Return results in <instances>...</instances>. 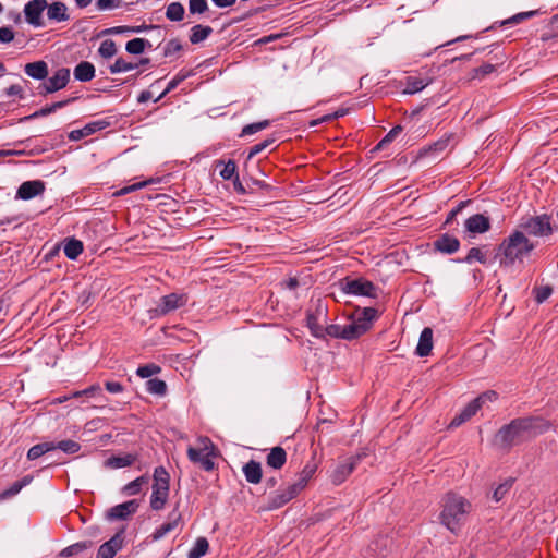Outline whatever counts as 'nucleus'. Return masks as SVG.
I'll return each instance as SVG.
<instances>
[{
    "label": "nucleus",
    "mask_w": 558,
    "mask_h": 558,
    "mask_svg": "<svg viewBox=\"0 0 558 558\" xmlns=\"http://www.w3.org/2000/svg\"><path fill=\"white\" fill-rule=\"evenodd\" d=\"M548 427V423L541 417L514 418L497 432L495 444L502 449L509 450L513 446L545 433Z\"/></svg>",
    "instance_id": "f257e3e1"
},
{
    "label": "nucleus",
    "mask_w": 558,
    "mask_h": 558,
    "mask_svg": "<svg viewBox=\"0 0 558 558\" xmlns=\"http://www.w3.org/2000/svg\"><path fill=\"white\" fill-rule=\"evenodd\" d=\"M377 318L378 311L374 307L356 310L352 315L351 323L345 325L331 324L325 327V336L351 341L366 333Z\"/></svg>",
    "instance_id": "f03ea898"
},
{
    "label": "nucleus",
    "mask_w": 558,
    "mask_h": 558,
    "mask_svg": "<svg viewBox=\"0 0 558 558\" xmlns=\"http://www.w3.org/2000/svg\"><path fill=\"white\" fill-rule=\"evenodd\" d=\"M472 511V504L456 493H447L441 500L439 520L450 532L458 534Z\"/></svg>",
    "instance_id": "7ed1b4c3"
},
{
    "label": "nucleus",
    "mask_w": 558,
    "mask_h": 558,
    "mask_svg": "<svg viewBox=\"0 0 558 558\" xmlns=\"http://www.w3.org/2000/svg\"><path fill=\"white\" fill-rule=\"evenodd\" d=\"M535 248V244L529 240L523 231L517 230L506 238L498 246V252L504 256L500 266H512Z\"/></svg>",
    "instance_id": "20e7f679"
},
{
    "label": "nucleus",
    "mask_w": 558,
    "mask_h": 558,
    "mask_svg": "<svg viewBox=\"0 0 558 558\" xmlns=\"http://www.w3.org/2000/svg\"><path fill=\"white\" fill-rule=\"evenodd\" d=\"M153 480L150 507L153 510L159 511L163 509L169 497L170 475L163 466H157Z\"/></svg>",
    "instance_id": "39448f33"
},
{
    "label": "nucleus",
    "mask_w": 558,
    "mask_h": 558,
    "mask_svg": "<svg viewBox=\"0 0 558 558\" xmlns=\"http://www.w3.org/2000/svg\"><path fill=\"white\" fill-rule=\"evenodd\" d=\"M199 442L201 446L198 448H187V458L191 462L198 463L205 471H213L215 469L213 460L215 447L207 437L199 438Z\"/></svg>",
    "instance_id": "423d86ee"
},
{
    "label": "nucleus",
    "mask_w": 558,
    "mask_h": 558,
    "mask_svg": "<svg viewBox=\"0 0 558 558\" xmlns=\"http://www.w3.org/2000/svg\"><path fill=\"white\" fill-rule=\"evenodd\" d=\"M522 231L534 236H547L551 234L553 228L550 218L547 215H539L523 219L520 223Z\"/></svg>",
    "instance_id": "0eeeda50"
},
{
    "label": "nucleus",
    "mask_w": 558,
    "mask_h": 558,
    "mask_svg": "<svg viewBox=\"0 0 558 558\" xmlns=\"http://www.w3.org/2000/svg\"><path fill=\"white\" fill-rule=\"evenodd\" d=\"M341 290L347 294L376 298V287L368 280L345 278L340 282Z\"/></svg>",
    "instance_id": "6e6552de"
},
{
    "label": "nucleus",
    "mask_w": 558,
    "mask_h": 558,
    "mask_svg": "<svg viewBox=\"0 0 558 558\" xmlns=\"http://www.w3.org/2000/svg\"><path fill=\"white\" fill-rule=\"evenodd\" d=\"M70 80V70L59 69L47 82L39 86V94L47 95L64 88Z\"/></svg>",
    "instance_id": "1a4fd4ad"
},
{
    "label": "nucleus",
    "mask_w": 558,
    "mask_h": 558,
    "mask_svg": "<svg viewBox=\"0 0 558 558\" xmlns=\"http://www.w3.org/2000/svg\"><path fill=\"white\" fill-rule=\"evenodd\" d=\"M48 7L47 0H31L24 7L25 20L35 27L44 26L43 12Z\"/></svg>",
    "instance_id": "9d476101"
},
{
    "label": "nucleus",
    "mask_w": 558,
    "mask_h": 558,
    "mask_svg": "<svg viewBox=\"0 0 558 558\" xmlns=\"http://www.w3.org/2000/svg\"><path fill=\"white\" fill-rule=\"evenodd\" d=\"M186 302L187 296L185 294L170 293L160 299L154 312L158 316H163L179 307L184 306Z\"/></svg>",
    "instance_id": "9b49d317"
},
{
    "label": "nucleus",
    "mask_w": 558,
    "mask_h": 558,
    "mask_svg": "<svg viewBox=\"0 0 558 558\" xmlns=\"http://www.w3.org/2000/svg\"><path fill=\"white\" fill-rule=\"evenodd\" d=\"M361 461V456H353L347 458L343 462H340L331 472L330 478L335 485H340L347 477L355 470L356 465Z\"/></svg>",
    "instance_id": "f8f14e48"
},
{
    "label": "nucleus",
    "mask_w": 558,
    "mask_h": 558,
    "mask_svg": "<svg viewBox=\"0 0 558 558\" xmlns=\"http://www.w3.org/2000/svg\"><path fill=\"white\" fill-rule=\"evenodd\" d=\"M123 530H121L116 533L108 542L104 543L99 547L96 558H113L123 546Z\"/></svg>",
    "instance_id": "ddd939ff"
},
{
    "label": "nucleus",
    "mask_w": 558,
    "mask_h": 558,
    "mask_svg": "<svg viewBox=\"0 0 558 558\" xmlns=\"http://www.w3.org/2000/svg\"><path fill=\"white\" fill-rule=\"evenodd\" d=\"M138 502L136 500H129L112 507L107 517L110 520H126L137 511Z\"/></svg>",
    "instance_id": "4468645a"
},
{
    "label": "nucleus",
    "mask_w": 558,
    "mask_h": 558,
    "mask_svg": "<svg viewBox=\"0 0 558 558\" xmlns=\"http://www.w3.org/2000/svg\"><path fill=\"white\" fill-rule=\"evenodd\" d=\"M45 191V183L40 180L23 182L16 192V198L31 199L35 196L43 194Z\"/></svg>",
    "instance_id": "2eb2a0df"
},
{
    "label": "nucleus",
    "mask_w": 558,
    "mask_h": 558,
    "mask_svg": "<svg viewBox=\"0 0 558 558\" xmlns=\"http://www.w3.org/2000/svg\"><path fill=\"white\" fill-rule=\"evenodd\" d=\"M109 122L106 120H98L87 123L84 128L78 130H73L69 133V138L71 141H80L86 136H89L98 131H101L109 126Z\"/></svg>",
    "instance_id": "dca6fc26"
},
{
    "label": "nucleus",
    "mask_w": 558,
    "mask_h": 558,
    "mask_svg": "<svg viewBox=\"0 0 558 558\" xmlns=\"http://www.w3.org/2000/svg\"><path fill=\"white\" fill-rule=\"evenodd\" d=\"M294 497H296L295 490L288 485L286 488L280 489L269 496L267 510L279 509Z\"/></svg>",
    "instance_id": "f3484780"
},
{
    "label": "nucleus",
    "mask_w": 558,
    "mask_h": 558,
    "mask_svg": "<svg viewBox=\"0 0 558 558\" xmlns=\"http://www.w3.org/2000/svg\"><path fill=\"white\" fill-rule=\"evenodd\" d=\"M464 226L466 231L471 233H484L490 229V221L488 217L482 214H476L469 217L465 220Z\"/></svg>",
    "instance_id": "a211bd4d"
},
{
    "label": "nucleus",
    "mask_w": 558,
    "mask_h": 558,
    "mask_svg": "<svg viewBox=\"0 0 558 558\" xmlns=\"http://www.w3.org/2000/svg\"><path fill=\"white\" fill-rule=\"evenodd\" d=\"M435 250L444 253V254H453L456 253L460 247V241L448 233L441 234L435 242H434Z\"/></svg>",
    "instance_id": "6ab92c4d"
},
{
    "label": "nucleus",
    "mask_w": 558,
    "mask_h": 558,
    "mask_svg": "<svg viewBox=\"0 0 558 558\" xmlns=\"http://www.w3.org/2000/svg\"><path fill=\"white\" fill-rule=\"evenodd\" d=\"M482 408L481 403H480V399H474L472 400L471 402H469L464 409L459 413L457 414L451 423H450V426L451 427H458L460 426L461 424H463L464 422L469 421L473 415H475V413Z\"/></svg>",
    "instance_id": "aec40b11"
},
{
    "label": "nucleus",
    "mask_w": 558,
    "mask_h": 558,
    "mask_svg": "<svg viewBox=\"0 0 558 558\" xmlns=\"http://www.w3.org/2000/svg\"><path fill=\"white\" fill-rule=\"evenodd\" d=\"M286 462L287 452L280 446L271 448L266 457L267 465L274 470H280L286 464Z\"/></svg>",
    "instance_id": "412c9836"
},
{
    "label": "nucleus",
    "mask_w": 558,
    "mask_h": 558,
    "mask_svg": "<svg viewBox=\"0 0 558 558\" xmlns=\"http://www.w3.org/2000/svg\"><path fill=\"white\" fill-rule=\"evenodd\" d=\"M433 349V330L426 327L422 330L415 353L418 356H427Z\"/></svg>",
    "instance_id": "4be33fe9"
},
{
    "label": "nucleus",
    "mask_w": 558,
    "mask_h": 558,
    "mask_svg": "<svg viewBox=\"0 0 558 558\" xmlns=\"http://www.w3.org/2000/svg\"><path fill=\"white\" fill-rule=\"evenodd\" d=\"M181 521V514L177 512L170 513V521L161 524L156 531L153 533V541H159L165 537L168 533L174 531Z\"/></svg>",
    "instance_id": "5701e85b"
},
{
    "label": "nucleus",
    "mask_w": 558,
    "mask_h": 558,
    "mask_svg": "<svg viewBox=\"0 0 558 558\" xmlns=\"http://www.w3.org/2000/svg\"><path fill=\"white\" fill-rule=\"evenodd\" d=\"M245 480L251 484H258L262 481L263 471L259 462L255 460L248 461L243 466Z\"/></svg>",
    "instance_id": "b1692460"
},
{
    "label": "nucleus",
    "mask_w": 558,
    "mask_h": 558,
    "mask_svg": "<svg viewBox=\"0 0 558 558\" xmlns=\"http://www.w3.org/2000/svg\"><path fill=\"white\" fill-rule=\"evenodd\" d=\"M136 460L137 456L133 453L112 456L105 461V466L109 469H122L132 465Z\"/></svg>",
    "instance_id": "393cba45"
},
{
    "label": "nucleus",
    "mask_w": 558,
    "mask_h": 558,
    "mask_svg": "<svg viewBox=\"0 0 558 558\" xmlns=\"http://www.w3.org/2000/svg\"><path fill=\"white\" fill-rule=\"evenodd\" d=\"M47 16L51 21L64 22L69 20L68 8L63 2H53L47 8Z\"/></svg>",
    "instance_id": "a878e982"
},
{
    "label": "nucleus",
    "mask_w": 558,
    "mask_h": 558,
    "mask_svg": "<svg viewBox=\"0 0 558 558\" xmlns=\"http://www.w3.org/2000/svg\"><path fill=\"white\" fill-rule=\"evenodd\" d=\"M73 74L80 82H89L95 76V66L88 61H82L74 68Z\"/></svg>",
    "instance_id": "bb28decb"
},
{
    "label": "nucleus",
    "mask_w": 558,
    "mask_h": 558,
    "mask_svg": "<svg viewBox=\"0 0 558 558\" xmlns=\"http://www.w3.org/2000/svg\"><path fill=\"white\" fill-rule=\"evenodd\" d=\"M76 98H68V99H64V100H61V101L53 102V104H51L49 106H45L41 109L35 111L34 113L25 117L24 120H34V119H37V118H40V117H46V116H48L50 113L56 112L58 109H61V108L65 107L68 104H70L71 101H73Z\"/></svg>",
    "instance_id": "cd10ccee"
},
{
    "label": "nucleus",
    "mask_w": 558,
    "mask_h": 558,
    "mask_svg": "<svg viewBox=\"0 0 558 558\" xmlns=\"http://www.w3.org/2000/svg\"><path fill=\"white\" fill-rule=\"evenodd\" d=\"M25 73L36 80H44L48 75V65L45 61H36L25 65Z\"/></svg>",
    "instance_id": "c85d7f7f"
},
{
    "label": "nucleus",
    "mask_w": 558,
    "mask_h": 558,
    "mask_svg": "<svg viewBox=\"0 0 558 558\" xmlns=\"http://www.w3.org/2000/svg\"><path fill=\"white\" fill-rule=\"evenodd\" d=\"M149 483V476L148 475H142L134 481L128 483L123 486L122 493L125 496H134L141 493L142 488L144 486H147Z\"/></svg>",
    "instance_id": "c756f323"
},
{
    "label": "nucleus",
    "mask_w": 558,
    "mask_h": 558,
    "mask_svg": "<svg viewBox=\"0 0 558 558\" xmlns=\"http://www.w3.org/2000/svg\"><path fill=\"white\" fill-rule=\"evenodd\" d=\"M213 33V28L207 25L197 24L191 28L190 41L193 45L199 44L207 39Z\"/></svg>",
    "instance_id": "7c9ffc66"
},
{
    "label": "nucleus",
    "mask_w": 558,
    "mask_h": 558,
    "mask_svg": "<svg viewBox=\"0 0 558 558\" xmlns=\"http://www.w3.org/2000/svg\"><path fill=\"white\" fill-rule=\"evenodd\" d=\"M54 450V441H45L37 444L29 448L27 451L28 460H36L39 457L44 456L47 452Z\"/></svg>",
    "instance_id": "2f4dec72"
},
{
    "label": "nucleus",
    "mask_w": 558,
    "mask_h": 558,
    "mask_svg": "<svg viewBox=\"0 0 558 558\" xmlns=\"http://www.w3.org/2000/svg\"><path fill=\"white\" fill-rule=\"evenodd\" d=\"M63 252L69 259H76L83 252V243L76 239H70L64 243Z\"/></svg>",
    "instance_id": "473e14b6"
},
{
    "label": "nucleus",
    "mask_w": 558,
    "mask_h": 558,
    "mask_svg": "<svg viewBox=\"0 0 558 558\" xmlns=\"http://www.w3.org/2000/svg\"><path fill=\"white\" fill-rule=\"evenodd\" d=\"M146 48H151V43L144 38H134L126 43L125 50L131 54H140Z\"/></svg>",
    "instance_id": "72a5a7b5"
},
{
    "label": "nucleus",
    "mask_w": 558,
    "mask_h": 558,
    "mask_svg": "<svg viewBox=\"0 0 558 558\" xmlns=\"http://www.w3.org/2000/svg\"><path fill=\"white\" fill-rule=\"evenodd\" d=\"M184 7L181 2H171L166 10V17L172 22H180L184 17Z\"/></svg>",
    "instance_id": "f704fd0d"
},
{
    "label": "nucleus",
    "mask_w": 558,
    "mask_h": 558,
    "mask_svg": "<svg viewBox=\"0 0 558 558\" xmlns=\"http://www.w3.org/2000/svg\"><path fill=\"white\" fill-rule=\"evenodd\" d=\"M218 167H222L219 174L223 180H230L233 177H236V163L234 160L230 159L227 162L218 160L216 161V168Z\"/></svg>",
    "instance_id": "c9c22d12"
},
{
    "label": "nucleus",
    "mask_w": 558,
    "mask_h": 558,
    "mask_svg": "<svg viewBox=\"0 0 558 558\" xmlns=\"http://www.w3.org/2000/svg\"><path fill=\"white\" fill-rule=\"evenodd\" d=\"M306 325L308 329L311 330V333L316 338H324L325 337V327L319 324L318 316L315 314H307L306 316Z\"/></svg>",
    "instance_id": "e433bc0d"
},
{
    "label": "nucleus",
    "mask_w": 558,
    "mask_h": 558,
    "mask_svg": "<svg viewBox=\"0 0 558 558\" xmlns=\"http://www.w3.org/2000/svg\"><path fill=\"white\" fill-rule=\"evenodd\" d=\"M428 85V82H426L423 78L415 77V76H409L405 81V94H415L424 89Z\"/></svg>",
    "instance_id": "4c0bfd02"
},
{
    "label": "nucleus",
    "mask_w": 558,
    "mask_h": 558,
    "mask_svg": "<svg viewBox=\"0 0 558 558\" xmlns=\"http://www.w3.org/2000/svg\"><path fill=\"white\" fill-rule=\"evenodd\" d=\"M92 546H93V542H90V541L77 542L75 544H72V545L65 547L60 553V555L62 557L74 556V555H77V554L90 548Z\"/></svg>",
    "instance_id": "58836bf2"
},
{
    "label": "nucleus",
    "mask_w": 558,
    "mask_h": 558,
    "mask_svg": "<svg viewBox=\"0 0 558 558\" xmlns=\"http://www.w3.org/2000/svg\"><path fill=\"white\" fill-rule=\"evenodd\" d=\"M146 386H147V388H146L147 391L153 395L162 397L167 392V384L163 380L158 379V378L148 379L146 383Z\"/></svg>",
    "instance_id": "ea45409f"
},
{
    "label": "nucleus",
    "mask_w": 558,
    "mask_h": 558,
    "mask_svg": "<svg viewBox=\"0 0 558 558\" xmlns=\"http://www.w3.org/2000/svg\"><path fill=\"white\" fill-rule=\"evenodd\" d=\"M209 544L205 537H198L194 547L189 553V558H201L208 550Z\"/></svg>",
    "instance_id": "a19ab883"
},
{
    "label": "nucleus",
    "mask_w": 558,
    "mask_h": 558,
    "mask_svg": "<svg viewBox=\"0 0 558 558\" xmlns=\"http://www.w3.org/2000/svg\"><path fill=\"white\" fill-rule=\"evenodd\" d=\"M59 449L68 454H73L80 451L81 445L72 439H65L54 442V450Z\"/></svg>",
    "instance_id": "79ce46f5"
},
{
    "label": "nucleus",
    "mask_w": 558,
    "mask_h": 558,
    "mask_svg": "<svg viewBox=\"0 0 558 558\" xmlns=\"http://www.w3.org/2000/svg\"><path fill=\"white\" fill-rule=\"evenodd\" d=\"M538 14V11L537 10H532V11H526V12H520V13H517L514 14L513 16L502 21L500 23L501 26H506V25H514V24H519L527 19H531L535 15Z\"/></svg>",
    "instance_id": "37998d69"
},
{
    "label": "nucleus",
    "mask_w": 558,
    "mask_h": 558,
    "mask_svg": "<svg viewBox=\"0 0 558 558\" xmlns=\"http://www.w3.org/2000/svg\"><path fill=\"white\" fill-rule=\"evenodd\" d=\"M474 260H477L481 264H486L487 263V254L478 247H472L469 251L468 255L461 262H464L466 264H472Z\"/></svg>",
    "instance_id": "c03bdc74"
},
{
    "label": "nucleus",
    "mask_w": 558,
    "mask_h": 558,
    "mask_svg": "<svg viewBox=\"0 0 558 558\" xmlns=\"http://www.w3.org/2000/svg\"><path fill=\"white\" fill-rule=\"evenodd\" d=\"M138 68V64L128 62L122 58H118L113 64L110 65L109 70L111 74L128 72Z\"/></svg>",
    "instance_id": "a18cd8bd"
},
{
    "label": "nucleus",
    "mask_w": 558,
    "mask_h": 558,
    "mask_svg": "<svg viewBox=\"0 0 558 558\" xmlns=\"http://www.w3.org/2000/svg\"><path fill=\"white\" fill-rule=\"evenodd\" d=\"M29 482H31V477H28V476L23 477L21 481L14 482L8 489H5L2 493L1 497L8 498V497H12V496L19 494L21 492V489L24 486H26Z\"/></svg>",
    "instance_id": "49530a36"
},
{
    "label": "nucleus",
    "mask_w": 558,
    "mask_h": 558,
    "mask_svg": "<svg viewBox=\"0 0 558 558\" xmlns=\"http://www.w3.org/2000/svg\"><path fill=\"white\" fill-rule=\"evenodd\" d=\"M269 124H270L269 120H263L259 122L247 124L242 129L240 136H247V135L255 134V133L268 128Z\"/></svg>",
    "instance_id": "de8ad7c7"
},
{
    "label": "nucleus",
    "mask_w": 558,
    "mask_h": 558,
    "mask_svg": "<svg viewBox=\"0 0 558 558\" xmlns=\"http://www.w3.org/2000/svg\"><path fill=\"white\" fill-rule=\"evenodd\" d=\"M98 52L105 59L112 58L117 53L116 43L113 40H111V39L104 40L100 44Z\"/></svg>",
    "instance_id": "09e8293b"
},
{
    "label": "nucleus",
    "mask_w": 558,
    "mask_h": 558,
    "mask_svg": "<svg viewBox=\"0 0 558 558\" xmlns=\"http://www.w3.org/2000/svg\"><path fill=\"white\" fill-rule=\"evenodd\" d=\"M189 76V73H178L169 83L167 88L155 99V101H159L162 97H165L168 93L173 90L181 82H183Z\"/></svg>",
    "instance_id": "8fccbe9b"
},
{
    "label": "nucleus",
    "mask_w": 558,
    "mask_h": 558,
    "mask_svg": "<svg viewBox=\"0 0 558 558\" xmlns=\"http://www.w3.org/2000/svg\"><path fill=\"white\" fill-rule=\"evenodd\" d=\"M494 71H495V65L485 63L478 68L473 69L470 73V78L471 80L483 78L486 75L493 73Z\"/></svg>",
    "instance_id": "3c124183"
},
{
    "label": "nucleus",
    "mask_w": 558,
    "mask_h": 558,
    "mask_svg": "<svg viewBox=\"0 0 558 558\" xmlns=\"http://www.w3.org/2000/svg\"><path fill=\"white\" fill-rule=\"evenodd\" d=\"M450 136L442 137L435 142L432 145H428L427 147H424L423 153L429 154V153H440L444 151L448 145H449Z\"/></svg>",
    "instance_id": "603ef678"
},
{
    "label": "nucleus",
    "mask_w": 558,
    "mask_h": 558,
    "mask_svg": "<svg viewBox=\"0 0 558 558\" xmlns=\"http://www.w3.org/2000/svg\"><path fill=\"white\" fill-rule=\"evenodd\" d=\"M161 371L160 366L150 363L143 366H140L136 371L137 376L142 378H149L153 375L158 374Z\"/></svg>",
    "instance_id": "864d4df0"
},
{
    "label": "nucleus",
    "mask_w": 558,
    "mask_h": 558,
    "mask_svg": "<svg viewBox=\"0 0 558 558\" xmlns=\"http://www.w3.org/2000/svg\"><path fill=\"white\" fill-rule=\"evenodd\" d=\"M208 10L207 0H190L189 11L191 14H202Z\"/></svg>",
    "instance_id": "5fc2aeb1"
},
{
    "label": "nucleus",
    "mask_w": 558,
    "mask_h": 558,
    "mask_svg": "<svg viewBox=\"0 0 558 558\" xmlns=\"http://www.w3.org/2000/svg\"><path fill=\"white\" fill-rule=\"evenodd\" d=\"M181 49H182V45H181L180 40L177 38H173L166 44L165 49H163V56L170 57V56L179 52Z\"/></svg>",
    "instance_id": "6e6d98bb"
},
{
    "label": "nucleus",
    "mask_w": 558,
    "mask_h": 558,
    "mask_svg": "<svg viewBox=\"0 0 558 558\" xmlns=\"http://www.w3.org/2000/svg\"><path fill=\"white\" fill-rule=\"evenodd\" d=\"M553 293L550 286H542L535 289V300L537 303L545 302Z\"/></svg>",
    "instance_id": "4d7b16f0"
},
{
    "label": "nucleus",
    "mask_w": 558,
    "mask_h": 558,
    "mask_svg": "<svg viewBox=\"0 0 558 558\" xmlns=\"http://www.w3.org/2000/svg\"><path fill=\"white\" fill-rule=\"evenodd\" d=\"M272 143H274L272 138H266L262 143H258V144L252 146L251 149H250L247 158L252 159L253 157H255L256 155L262 153L265 148H267Z\"/></svg>",
    "instance_id": "13d9d810"
},
{
    "label": "nucleus",
    "mask_w": 558,
    "mask_h": 558,
    "mask_svg": "<svg viewBox=\"0 0 558 558\" xmlns=\"http://www.w3.org/2000/svg\"><path fill=\"white\" fill-rule=\"evenodd\" d=\"M96 5L100 11L111 10L120 8L122 5V0H97Z\"/></svg>",
    "instance_id": "bf43d9fd"
},
{
    "label": "nucleus",
    "mask_w": 558,
    "mask_h": 558,
    "mask_svg": "<svg viewBox=\"0 0 558 558\" xmlns=\"http://www.w3.org/2000/svg\"><path fill=\"white\" fill-rule=\"evenodd\" d=\"M511 482H505L502 484H500L493 493V499L495 501H500L504 496L509 492L510 487H511Z\"/></svg>",
    "instance_id": "052dcab7"
},
{
    "label": "nucleus",
    "mask_w": 558,
    "mask_h": 558,
    "mask_svg": "<svg viewBox=\"0 0 558 558\" xmlns=\"http://www.w3.org/2000/svg\"><path fill=\"white\" fill-rule=\"evenodd\" d=\"M148 184V181L138 182L135 184L126 185L117 192V195H126L129 193L135 192L145 187Z\"/></svg>",
    "instance_id": "680f3d73"
},
{
    "label": "nucleus",
    "mask_w": 558,
    "mask_h": 558,
    "mask_svg": "<svg viewBox=\"0 0 558 558\" xmlns=\"http://www.w3.org/2000/svg\"><path fill=\"white\" fill-rule=\"evenodd\" d=\"M14 39V33L11 27H0V43L9 44Z\"/></svg>",
    "instance_id": "e2e57ef3"
},
{
    "label": "nucleus",
    "mask_w": 558,
    "mask_h": 558,
    "mask_svg": "<svg viewBox=\"0 0 558 558\" xmlns=\"http://www.w3.org/2000/svg\"><path fill=\"white\" fill-rule=\"evenodd\" d=\"M402 128L397 125L390 130V132L378 143L377 148H381L386 143L391 142L400 132Z\"/></svg>",
    "instance_id": "0e129e2a"
},
{
    "label": "nucleus",
    "mask_w": 558,
    "mask_h": 558,
    "mask_svg": "<svg viewBox=\"0 0 558 558\" xmlns=\"http://www.w3.org/2000/svg\"><path fill=\"white\" fill-rule=\"evenodd\" d=\"M105 388L110 393H120L124 390L123 386L118 381H106Z\"/></svg>",
    "instance_id": "69168bd1"
},
{
    "label": "nucleus",
    "mask_w": 558,
    "mask_h": 558,
    "mask_svg": "<svg viewBox=\"0 0 558 558\" xmlns=\"http://www.w3.org/2000/svg\"><path fill=\"white\" fill-rule=\"evenodd\" d=\"M310 480L304 478L302 475L299 476L298 481L289 486L295 490V495L298 496L302 489L307 485Z\"/></svg>",
    "instance_id": "338daca9"
},
{
    "label": "nucleus",
    "mask_w": 558,
    "mask_h": 558,
    "mask_svg": "<svg viewBox=\"0 0 558 558\" xmlns=\"http://www.w3.org/2000/svg\"><path fill=\"white\" fill-rule=\"evenodd\" d=\"M498 395L494 390L485 391L484 393L480 395L476 399H480L481 405H483L487 400L495 401L497 399Z\"/></svg>",
    "instance_id": "774afa93"
}]
</instances>
